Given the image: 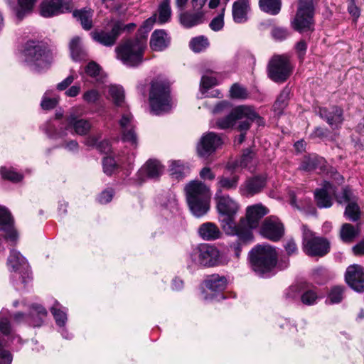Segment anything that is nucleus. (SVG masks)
Instances as JSON below:
<instances>
[{
    "label": "nucleus",
    "instance_id": "obj_24",
    "mask_svg": "<svg viewBox=\"0 0 364 364\" xmlns=\"http://www.w3.org/2000/svg\"><path fill=\"white\" fill-rule=\"evenodd\" d=\"M13 224L10 213L4 207L0 206V230L6 232V239L14 242L17 239V233Z\"/></svg>",
    "mask_w": 364,
    "mask_h": 364
},
{
    "label": "nucleus",
    "instance_id": "obj_48",
    "mask_svg": "<svg viewBox=\"0 0 364 364\" xmlns=\"http://www.w3.org/2000/svg\"><path fill=\"white\" fill-rule=\"evenodd\" d=\"M255 154L249 149H245L241 157L235 161V167L250 168Z\"/></svg>",
    "mask_w": 364,
    "mask_h": 364
},
{
    "label": "nucleus",
    "instance_id": "obj_17",
    "mask_svg": "<svg viewBox=\"0 0 364 364\" xmlns=\"http://www.w3.org/2000/svg\"><path fill=\"white\" fill-rule=\"evenodd\" d=\"M122 130V140L133 146L137 144V136L134 131L135 125L133 115L128 111L122 114L119 121Z\"/></svg>",
    "mask_w": 364,
    "mask_h": 364
},
{
    "label": "nucleus",
    "instance_id": "obj_18",
    "mask_svg": "<svg viewBox=\"0 0 364 364\" xmlns=\"http://www.w3.org/2000/svg\"><path fill=\"white\" fill-rule=\"evenodd\" d=\"M345 280L354 290L364 291V268L359 264H353L347 268Z\"/></svg>",
    "mask_w": 364,
    "mask_h": 364
},
{
    "label": "nucleus",
    "instance_id": "obj_10",
    "mask_svg": "<svg viewBox=\"0 0 364 364\" xmlns=\"http://www.w3.org/2000/svg\"><path fill=\"white\" fill-rule=\"evenodd\" d=\"M190 257L193 262L203 267H210L218 265L220 252L213 245L201 244L193 249Z\"/></svg>",
    "mask_w": 364,
    "mask_h": 364
},
{
    "label": "nucleus",
    "instance_id": "obj_31",
    "mask_svg": "<svg viewBox=\"0 0 364 364\" xmlns=\"http://www.w3.org/2000/svg\"><path fill=\"white\" fill-rule=\"evenodd\" d=\"M150 111L155 115L159 114V82L154 80L151 83L149 93Z\"/></svg>",
    "mask_w": 364,
    "mask_h": 364
},
{
    "label": "nucleus",
    "instance_id": "obj_14",
    "mask_svg": "<svg viewBox=\"0 0 364 364\" xmlns=\"http://www.w3.org/2000/svg\"><path fill=\"white\" fill-rule=\"evenodd\" d=\"M70 0H44L41 4V14L46 18L52 17L72 9Z\"/></svg>",
    "mask_w": 364,
    "mask_h": 364
},
{
    "label": "nucleus",
    "instance_id": "obj_49",
    "mask_svg": "<svg viewBox=\"0 0 364 364\" xmlns=\"http://www.w3.org/2000/svg\"><path fill=\"white\" fill-rule=\"evenodd\" d=\"M209 45L208 40L203 36L193 38L190 41V48L196 53H199L205 49Z\"/></svg>",
    "mask_w": 364,
    "mask_h": 364
},
{
    "label": "nucleus",
    "instance_id": "obj_6",
    "mask_svg": "<svg viewBox=\"0 0 364 364\" xmlns=\"http://www.w3.org/2000/svg\"><path fill=\"white\" fill-rule=\"evenodd\" d=\"M146 45L144 38L127 40L116 47L117 57L127 66H137L144 60Z\"/></svg>",
    "mask_w": 364,
    "mask_h": 364
},
{
    "label": "nucleus",
    "instance_id": "obj_47",
    "mask_svg": "<svg viewBox=\"0 0 364 364\" xmlns=\"http://www.w3.org/2000/svg\"><path fill=\"white\" fill-rule=\"evenodd\" d=\"M98 139L95 136H90L85 140V144L87 146H96L97 149L102 153L107 154L111 151V146L109 142L104 140L97 143Z\"/></svg>",
    "mask_w": 364,
    "mask_h": 364
},
{
    "label": "nucleus",
    "instance_id": "obj_9",
    "mask_svg": "<svg viewBox=\"0 0 364 364\" xmlns=\"http://www.w3.org/2000/svg\"><path fill=\"white\" fill-rule=\"evenodd\" d=\"M303 251L311 257H323L329 252L330 244L322 237L316 236L314 232L303 226Z\"/></svg>",
    "mask_w": 364,
    "mask_h": 364
},
{
    "label": "nucleus",
    "instance_id": "obj_39",
    "mask_svg": "<svg viewBox=\"0 0 364 364\" xmlns=\"http://www.w3.org/2000/svg\"><path fill=\"white\" fill-rule=\"evenodd\" d=\"M346 287L341 285L331 287L328 292L326 303L330 304H339L345 296Z\"/></svg>",
    "mask_w": 364,
    "mask_h": 364
},
{
    "label": "nucleus",
    "instance_id": "obj_54",
    "mask_svg": "<svg viewBox=\"0 0 364 364\" xmlns=\"http://www.w3.org/2000/svg\"><path fill=\"white\" fill-rule=\"evenodd\" d=\"M156 20V14H154L151 17L146 19L143 26L140 28L139 30V33H140L141 36L139 37V38H144L146 41V36L147 33L151 31L152 28L154 23Z\"/></svg>",
    "mask_w": 364,
    "mask_h": 364
},
{
    "label": "nucleus",
    "instance_id": "obj_4",
    "mask_svg": "<svg viewBox=\"0 0 364 364\" xmlns=\"http://www.w3.org/2000/svg\"><path fill=\"white\" fill-rule=\"evenodd\" d=\"M267 213V208L261 204L247 207L245 217L240 218L237 224L236 232L238 234L235 235L244 242L252 241V230L258 227L259 220Z\"/></svg>",
    "mask_w": 364,
    "mask_h": 364
},
{
    "label": "nucleus",
    "instance_id": "obj_8",
    "mask_svg": "<svg viewBox=\"0 0 364 364\" xmlns=\"http://www.w3.org/2000/svg\"><path fill=\"white\" fill-rule=\"evenodd\" d=\"M314 6L313 0H299L296 16L291 21L292 28L300 32L314 30Z\"/></svg>",
    "mask_w": 364,
    "mask_h": 364
},
{
    "label": "nucleus",
    "instance_id": "obj_21",
    "mask_svg": "<svg viewBox=\"0 0 364 364\" xmlns=\"http://www.w3.org/2000/svg\"><path fill=\"white\" fill-rule=\"evenodd\" d=\"M80 108L73 107L67 117V126L68 128H72L75 133L78 135L87 134L91 129L90 122L85 119H78L77 112Z\"/></svg>",
    "mask_w": 364,
    "mask_h": 364
},
{
    "label": "nucleus",
    "instance_id": "obj_44",
    "mask_svg": "<svg viewBox=\"0 0 364 364\" xmlns=\"http://www.w3.org/2000/svg\"><path fill=\"white\" fill-rule=\"evenodd\" d=\"M61 308L62 306L60 303L55 301L54 305L50 309V311L55 318L57 325L64 326L67 321V314Z\"/></svg>",
    "mask_w": 364,
    "mask_h": 364
},
{
    "label": "nucleus",
    "instance_id": "obj_27",
    "mask_svg": "<svg viewBox=\"0 0 364 364\" xmlns=\"http://www.w3.org/2000/svg\"><path fill=\"white\" fill-rule=\"evenodd\" d=\"M217 180L215 193L220 191V194H224L223 191H232L237 188L240 176L235 174L230 177L223 175L218 176Z\"/></svg>",
    "mask_w": 364,
    "mask_h": 364
},
{
    "label": "nucleus",
    "instance_id": "obj_12",
    "mask_svg": "<svg viewBox=\"0 0 364 364\" xmlns=\"http://www.w3.org/2000/svg\"><path fill=\"white\" fill-rule=\"evenodd\" d=\"M336 201L340 203H348L345 215L352 221H356L360 218V208L357 204V198L348 187L342 189L341 196H336Z\"/></svg>",
    "mask_w": 364,
    "mask_h": 364
},
{
    "label": "nucleus",
    "instance_id": "obj_22",
    "mask_svg": "<svg viewBox=\"0 0 364 364\" xmlns=\"http://www.w3.org/2000/svg\"><path fill=\"white\" fill-rule=\"evenodd\" d=\"M330 195H333L336 197V196H341V193L336 194L335 187L331 183L325 181L323 188L315 191L317 206L320 208H330L332 205Z\"/></svg>",
    "mask_w": 364,
    "mask_h": 364
},
{
    "label": "nucleus",
    "instance_id": "obj_51",
    "mask_svg": "<svg viewBox=\"0 0 364 364\" xmlns=\"http://www.w3.org/2000/svg\"><path fill=\"white\" fill-rule=\"evenodd\" d=\"M59 101L58 97H50V92L47 91L43 96L41 106L44 110H49L55 107Z\"/></svg>",
    "mask_w": 364,
    "mask_h": 364
},
{
    "label": "nucleus",
    "instance_id": "obj_62",
    "mask_svg": "<svg viewBox=\"0 0 364 364\" xmlns=\"http://www.w3.org/2000/svg\"><path fill=\"white\" fill-rule=\"evenodd\" d=\"M217 85V80L214 77L203 76L200 81V85L203 89L208 90Z\"/></svg>",
    "mask_w": 364,
    "mask_h": 364
},
{
    "label": "nucleus",
    "instance_id": "obj_59",
    "mask_svg": "<svg viewBox=\"0 0 364 364\" xmlns=\"http://www.w3.org/2000/svg\"><path fill=\"white\" fill-rule=\"evenodd\" d=\"M100 98V93L96 90H90L82 95V99L88 104L95 103Z\"/></svg>",
    "mask_w": 364,
    "mask_h": 364
},
{
    "label": "nucleus",
    "instance_id": "obj_57",
    "mask_svg": "<svg viewBox=\"0 0 364 364\" xmlns=\"http://www.w3.org/2000/svg\"><path fill=\"white\" fill-rule=\"evenodd\" d=\"M271 33L272 37L277 41H283L286 39L289 35L288 30L282 27L273 28L272 29Z\"/></svg>",
    "mask_w": 364,
    "mask_h": 364
},
{
    "label": "nucleus",
    "instance_id": "obj_30",
    "mask_svg": "<svg viewBox=\"0 0 364 364\" xmlns=\"http://www.w3.org/2000/svg\"><path fill=\"white\" fill-rule=\"evenodd\" d=\"M179 19L184 27L191 28L204 21V14L203 11H196L193 14L185 11L180 14Z\"/></svg>",
    "mask_w": 364,
    "mask_h": 364
},
{
    "label": "nucleus",
    "instance_id": "obj_35",
    "mask_svg": "<svg viewBox=\"0 0 364 364\" xmlns=\"http://www.w3.org/2000/svg\"><path fill=\"white\" fill-rule=\"evenodd\" d=\"M46 316L47 311L44 307L38 304H33L31 306V313L27 318V321L33 326H39Z\"/></svg>",
    "mask_w": 364,
    "mask_h": 364
},
{
    "label": "nucleus",
    "instance_id": "obj_41",
    "mask_svg": "<svg viewBox=\"0 0 364 364\" xmlns=\"http://www.w3.org/2000/svg\"><path fill=\"white\" fill-rule=\"evenodd\" d=\"M189 172V167L180 161H173L170 167V174L176 180L183 179Z\"/></svg>",
    "mask_w": 364,
    "mask_h": 364
},
{
    "label": "nucleus",
    "instance_id": "obj_26",
    "mask_svg": "<svg viewBox=\"0 0 364 364\" xmlns=\"http://www.w3.org/2000/svg\"><path fill=\"white\" fill-rule=\"evenodd\" d=\"M250 10L249 0H236L232 5V14L233 21L237 23H242L248 19Z\"/></svg>",
    "mask_w": 364,
    "mask_h": 364
},
{
    "label": "nucleus",
    "instance_id": "obj_64",
    "mask_svg": "<svg viewBox=\"0 0 364 364\" xmlns=\"http://www.w3.org/2000/svg\"><path fill=\"white\" fill-rule=\"evenodd\" d=\"M171 42V38L165 31L161 29V50L167 48Z\"/></svg>",
    "mask_w": 364,
    "mask_h": 364
},
{
    "label": "nucleus",
    "instance_id": "obj_40",
    "mask_svg": "<svg viewBox=\"0 0 364 364\" xmlns=\"http://www.w3.org/2000/svg\"><path fill=\"white\" fill-rule=\"evenodd\" d=\"M259 6L262 11L271 15L279 13L282 6L281 0H259Z\"/></svg>",
    "mask_w": 364,
    "mask_h": 364
},
{
    "label": "nucleus",
    "instance_id": "obj_43",
    "mask_svg": "<svg viewBox=\"0 0 364 364\" xmlns=\"http://www.w3.org/2000/svg\"><path fill=\"white\" fill-rule=\"evenodd\" d=\"M358 235V230L349 223L343 225L341 230V237L345 242H351Z\"/></svg>",
    "mask_w": 364,
    "mask_h": 364
},
{
    "label": "nucleus",
    "instance_id": "obj_13",
    "mask_svg": "<svg viewBox=\"0 0 364 364\" xmlns=\"http://www.w3.org/2000/svg\"><path fill=\"white\" fill-rule=\"evenodd\" d=\"M260 233L264 237L272 241L277 242L283 237L284 228L277 218L268 217L265 218L262 223Z\"/></svg>",
    "mask_w": 364,
    "mask_h": 364
},
{
    "label": "nucleus",
    "instance_id": "obj_25",
    "mask_svg": "<svg viewBox=\"0 0 364 364\" xmlns=\"http://www.w3.org/2000/svg\"><path fill=\"white\" fill-rule=\"evenodd\" d=\"M326 161L323 157L315 155L304 156L299 168L304 171L310 172L319 169L320 173L326 170Z\"/></svg>",
    "mask_w": 364,
    "mask_h": 364
},
{
    "label": "nucleus",
    "instance_id": "obj_16",
    "mask_svg": "<svg viewBox=\"0 0 364 364\" xmlns=\"http://www.w3.org/2000/svg\"><path fill=\"white\" fill-rule=\"evenodd\" d=\"M247 116L250 118L255 117V114L250 111L249 106L241 105L235 107L226 117L218 119L216 124L220 129H225L233 127L237 120H242L244 117Z\"/></svg>",
    "mask_w": 364,
    "mask_h": 364
},
{
    "label": "nucleus",
    "instance_id": "obj_58",
    "mask_svg": "<svg viewBox=\"0 0 364 364\" xmlns=\"http://www.w3.org/2000/svg\"><path fill=\"white\" fill-rule=\"evenodd\" d=\"M209 26L214 31H220L224 26V14L221 13L213 18Z\"/></svg>",
    "mask_w": 364,
    "mask_h": 364
},
{
    "label": "nucleus",
    "instance_id": "obj_32",
    "mask_svg": "<svg viewBox=\"0 0 364 364\" xmlns=\"http://www.w3.org/2000/svg\"><path fill=\"white\" fill-rule=\"evenodd\" d=\"M161 113L169 112L173 106L170 95V84L168 82H161Z\"/></svg>",
    "mask_w": 364,
    "mask_h": 364
},
{
    "label": "nucleus",
    "instance_id": "obj_5",
    "mask_svg": "<svg viewBox=\"0 0 364 364\" xmlns=\"http://www.w3.org/2000/svg\"><path fill=\"white\" fill-rule=\"evenodd\" d=\"M252 269L257 274L263 276L270 272L277 263L276 250L268 245H258L249 254Z\"/></svg>",
    "mask_w": 364,
    "mask_h": 364
},
{
    "label": "nucleus",
    "instance_id": "obj_45",
    "mask_svg": "<svg viewBox=\"0 0 364 364\" xmlns=\"http://www.w3.org/2000/svg\"><path fill=\"white\" fill-rule=\"evenodd\" d=\"M0 173L4 179L12 182H18L23 178V176L16 172L12 167L1 166L0 168Z\"/></svg>",
    "mask_w": 364,
    "mask_h": 364
},
{
    "label": "nucleus",
    "instance_id": "obj_2",
    "mask_svg": "<svg viewBox=\"0 0 364 364\" xmlns=\"http://www.w3.org/2000/svg\"><path fill=\"white\" fill-rule=\"evenodd\" d=\"M215 200L216 208L220 216V225L224 232L229 235L235 236L237 223L236 215L240 209L238 203L228 194L215 193Z\"/></svg>",
    "mask_w": 364,
    "mask_h": 364
},
{
    "label": "nucleus",
    "instance_id": "obj_1",
    "mask_svg": "<svg viewBox=\"0 0 364 364\" xmlns=\"http://www.w3.org/2000/svg\"><path fill=\"white\" fill-rule=\"evenodd\" d=\"M184 190L191 213L198 218L205 215L210 209L211 193L209 187L195 180L187 183Z\"/></svg>",
    "mask_w": 364,
    "mask_h": 364
},
{
    "label": "nucleus",
    "instance_id": "obj_38",
    "mask_svg": "<svg viewBox=\"0 0 364 364\" xmlns=\"http://www.w3.org/2000/svg\"><path fill=\"white\" fill-rule=\"evenodd\" d=\"M290 92V89L288 87H285L277 98L273 105V110L277 114L281 115L283 114L284 110L288 105Z\"/></svg>",
    "mask_w": 364,
    "mask_h": 364
},
{
    "label": "nucleus",
    "instance_id": "obj_52",
    "mask_svg": "<svg viewBox=\"0 0 364 364\" xmlns=\"http://www.w3.org/2000/svg\"><path fill=\"white\" fill-rule=\"evenodd\" d=\"M318 299L317 292L314 289H308L304 291L301 295V302L308 306L316 304Z\"/></svg>",
    "mask_w": 364,
    "mask_h": 364
},
{
    "label": "nucleus",
    "instance_id": "obj_7",
    "mask_svg": "<svg viewBox=\"0 0 364 364\" xmlns=\"http://www.w3.org/2000/svg\"><path fill=\"white\" fill-rule=\"evenodd\" d=\"M267 75L274 82H285L291 75L293 66L287 55H274L267 64Z\"/></svg>",
    "mask_w": 364,
    "mask_h": 364
},
{
    "label": "nucleus",
    "instance_id": "obj_34",
    "mask_svg": "<svg viewBox=\"0 0 364 364\" xmlns=\"http://www.w3.org/2000/svg\"><path fill=\"white\" fill-rule=\"evenodd\" d=\"M70 50L72 58L75 61L84 60L87 58V52L78 36L73 38L70 41Z\"/></svg>",
    "mask_w": 364,
    "mask_h": 364
},
{
    "label": "nucleus",
    "instance_id": "obj_56",
    "mask_svg": "<svg viewBox=\"0 0 364 364\" xmlns=\"http://www.w3.org/2000/svg\"><path fill=\"white\" fill-rule=\"evenodd\" d=\"M0 331L4 335H9L11 331L7 314L4 311L0 312Z\"/></svg>",
    "mask_w": 364,
    "mask_h": 364
},
{
    "label": "nucleus",
    "instance_id": "obj_29",
    "mask_svg": "<svg viewBox=\"0 0 364 364\" xmlns=\"http://www.w3.org/2000/svg\"><path fill=\"white\" fill-rule=\"evenodd\" d=\"M199 235L205 240L212 241L220 238L222 235L218 227L213 223H205L198 228Z\"/></svg>",
    "mask_w": 364,
    "mask_h": 364
},
{
    "label": "nucleus",
    "instance_id": "obj_60",
    "mask_svg": "<svg viewBox=\"0 0 364 364\" xmlns=\"http://www.w3.org/2000/svg\"><path fill=\"white\" fill-rule=\"evenodd\" d=\"M100 72V68L95 62H90L85 67V73L90 77H97Z\"/></svg>",
    "mask_w": 364,
    "mask_h": 364
},
{
    "label": "nucleus",
    "instance_id": "obj_63",
    "mask_svg": "<svg viewBox=\"0 0 364 364\" xmlns=\"http://www.w3.org/2000/svg\"><path fill=\"white\" fill-rule=\"evenodd\" d=\"M295 49L300 60H303L307 49V43L304 40L299 41L295 46Z\"/></svg>",
    "mask_w": 364,
    "mask_h": 364
},
{
    "label": "nucleus",
    "instance_id": "obj_15",
    "mask_svg": "<svg viewBox=\"0 0 364 364\" xmlns=\"http://www.w3.org/2000/svg\"><path fill=\"white\" fill-rule=\"evenodd\" d=\"M222 144L220 136L214 133L208 132L202 136L197 146V151L200 157L206 158Z\"/></svg>",
    "mask_w": 364,
    "mask_h": 364
},
{
    "label": "nucleus",
    "instance_id": "obj_11",
    "mask_svg": "<svg viewBox=\"0 0 364 364\" xmlns=\"http://www.w3.org/2000/svg\"><path fill=\"white\" fill-rule=\"evenodd\" d=\"M124 28V23L120 21H112L111 31H95L91 33L92 38L97 43L107 46H114Z\"/></svg>",
    "mask_w": 364,
    "mask_h": 364
},
{
    "label": "nucleus",
    "instance_id": "obj_53",
    "mask_svg": "<svg viewBox=\"0 0 364 364\" xmlns=\"http://www.w3.org/2000/svg\"><path fill=\"white\" fill-rule=\"evenodd\" d=\"M230 92L231 97L234 99L244 100L248 97L247 90L237 83H235L232 85Z\"/></svg>",
    "mask_w": 364,
    "mask_h": 364
},
{
    "label": "nucleus",
    "instance_id": "obj_55",
    "mask_svg": "<svg viewBox=\"0 0 364 364\" xmlns=\"http://www.w3.org/2000/svg\"><path fill=\"white\" fill-rule=\"evenodd\" d=\"M171 17V9L170 0H164L161 3V23H164L170 21Z\"/></svg>",
    "mask_w": 364,
    "mask_h": 364
},
{
    "label": "nucleus",
    "instance_id": "obj_33",
    "mask_svg": "<svg viewBox=\"0 0 364 364\" xmlns=\"http://www.w3.org/2000/svg\"><path fill=\"white\" fill-rule=\"evenodd\" d=\"M207 289L213 291H223L227 284V279L224 276L214 274L207 276L204 281Z\"/></svg>",
    "mask_w": 364,
    "mask_h": 364
},
{
    "label": "nucleus",
    "instance_id": "obj_20",
    "mask_svg": "<svg viewBox=\"0 0 364 364\" xmlns=\"http://www.w3.org/2000/svg\"><path fill=\"white\" fill-rule=\"evenodd\" d=\"M266 185L264 176H255L250 177L240 186V193L246 197L253 196L262 191Z\"/></svg>",
    "mask_w": 364,
    "mask_h": 364
},
{
    "label": "nucleus",
    "instance_id": "obj_23",
    "mask_svg": "<svg viewBox=\"0 0 364 364\" xmlns=\"http://www.w3.org/2000/svg\"><path fill=\"white\" fill-rule=\"evenodd\" d=\"M318 114L322 119L326 120L333 129L340 127L343 120V109L336 106H333L329 109L320 107Z\"/></svg>",
    "mask_w": 364,
    "mask_h": 364
},
{
    "label": "nucleus",
    "instance_id": "obj_61",
    "mask_svg": "<svg viewBox=\"0 0 364 364\" xmlns=\"http://www.w3.org/2000/svg\"><path fill=\"white\" fill-rule=\"evenodd\" d=\"M13 357L11 353L2 348V344L0 342V364H11Z\"/></svg>",
    "mask_w": 364,
    "mask_h": 364
},
{
    "label": "nucleus",
    "instance_id": "obj_36",
    "mask_svg": "<svg viewBox=\"0 0 364 364\" xmlns=\"http://www.w3.org/2000/svg\"><path fill=\"white\" fill-rule=\"evenodd\" d=\"M249 109L253 114H255V117H252L250 118L247 116L243 117L242 120H238V125L237 127V129L241 132H245L250 128L251 124L253 122H255L258 126H264V120L262 117H261L252 107L249 106Z\"/></svg>",
    "mask_w": 364,
    "mask_h": 364
},
{
    "label": "nucleus",
    "instance_id": "obj_3",
    "mask_svg": "<svg viewBox=\"0 0 364 364\" xmlns=\"http://www.w3.org/2000/svg\"><path fill=\"white\" fill-rule=\"evenodd\" d=\"M23 55L26 64L38 72L48 68L53 59L51 51L44 43L34 41L25 43Z\"/></svg>",
    "mask_w": 364,
    "mask_h": 364
},
{
    "label": "nucleus",
    "instance_id": "obj_50",
    "mask_svg": "<svg viewBox=\"0 0 364 364\" xmlns=\"http://www.w3.org/2000/svg\"><path fill=\"white\" fill-rule=\"evenodd\" d=\"M102 167L104 173L107 176H111L118 170L119 165L114 158L106 156L102 160Z\"/></svg>",
    "mask_w": 364,
    "mask_h": 364
},
{
    "label": "nucleus",
    "instance_id": "obj_46",
    "mask_svg": "<svg viewBox=\"0 0 364 364\" xmlns=\"http://www.w3.org/2000/svg\"><path fill=\"white\" fill-rule=\"evenodd\" d=\"M35 0H18V7L16 9V14L19 20H21L26 14L33 9Z\"/></svg>",
    "mask_w": 364,
    "mask_h": 364
},
{
    "label": "nucleus",
    "instance_id": "obj_42",
    "mask_svg": "<svg viewBox=\"0 0 364 364\" xmlns=\"http://www.w3.org/2000/svg\"><path fill=\"white\" fill-rule=\"evenodd\" d=\"M109 96L113 103L118 107H122L124 103V92L121 86L110 85Z\"/></svg>",
    "mask_w": 364,
    "mask_h": 364
},
{
    "label": "nucleus",
    "instance_id": "obj_28",
    "mask_svg": "<svg viewBox=\"0 0 364 364\" xmlns=\"http://www.w3.org/2000/svg\"><path fill=\"white\" fill-rule=\"evenodd\" d=\"M159 174V164L157 160H148L146 164L141 167L137 173V179L143 181L146 178H151L157 176Z\"/></svg>",
    "mask_w": 364,
    "mask_h": 364
},
{
    "label": "nucleus",
    "instance_id": "obj_19",
    "mask_svg": "<svg viewBox=\"0 0 364 364\" xmlns=\"http://www.w3.org/2000/svg\"><path fill=\"white\" fill-rule=\"evenodd\" d=\"M7 267L11 272L18 273L22 277V282H25L24 276L28 274V264L19 252L11 250L7 259Z\"/></svg>",
    "mask_w": 364,
    "mask_h": 364
},
{
    "label": "nucleus",
    "instance_id": "obj_37",
    "mask_svg": "<svg viewBox=\"0 0 364 364\" xmlns=\"http://www.w3.org/2000/svg\"><path fill=\"white\" fill-rule=\"evenodd\" d=\"M93 11L90 9H82L73 12V16L80 22L85 30H90L92 27Z\"/></svg>",
    "mask_w": 364,
    "mask_h": 364
}]
</instances>
